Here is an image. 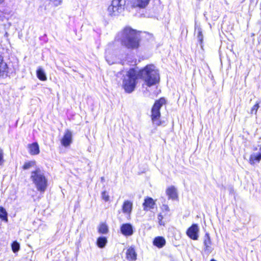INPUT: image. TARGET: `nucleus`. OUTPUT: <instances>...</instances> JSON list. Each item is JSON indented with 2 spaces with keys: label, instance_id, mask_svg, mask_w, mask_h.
<instances>
[{
  "label": "nucleus",
  "instance_id": "obj_35",
  "mask_svg": "<svg viewBox=\"0 0 261 261\" xmlns=\"http://www.w3.org/2000/svg\"><path fill=\"white\" fill-rule=\"evenodd\" d=\"M211 261H216V260H215L214 259H212L211 260Z\"/></svg>",
  "mask_w": 261,
  "mask_h": 261
},
{
  "label": "nucleus",
  "instance_id": "obj_5",
  "mask_svg": "<svg viewBox=\"0 0 261 261\" xmlns=\"http://www.w3.org/2000/svg\"><path fill=\"white\" fill-rule=\"evenodd\" d=\"M125 4V0H113L108 8L109 15L116 16L121 13L124 10Z\"/></svg>",
  "mask_w": 261,
  "mask_h": 261
},
{
  "label": "nucleus",
  "instance_id": "obj_19",
  "mask_svg": "<svg viewBox=\"0 0 261 261\" xmlns=\"http://www.w3.org/2000/svg\"><path fill=\"white\" fill-rule=\"evenodd\" d=\"M107 243V238L105 237H100L97 239V245L100 248L105 247Z\"/></svg>",
  "mask_w": 261,
  "mask_h": 261
},
{
  "label": "nucleus",
  "instance_id": "obj_33",
  "mask_svg": "<svg viewBox=\"0 0 261 261\" xmlns=\"http://www.w3.org/2000/svg\"><path fill=\"white\" fill-rule=\"evenodd\" d=\"M4 1L5 0H0V4L3 3Z\"/></svg>",
  "mask_w": 261,
  "mask_h": 261
},
{
  "label": "nucleus",
  "instance_id": "obj_21",
  "mask_svg": "<svg viewBox=\"0 0 261 261\" xmlns=\"http://www.w3.org/2000/svg\"><path fill=\"white\" fill-rule=\"evenodd\" d=\"M0 218L3 220H7V213L6 210L0 206Z\"/></svg>",
  "mask_w": 261,
  "mask_h": 261
},
{
  "label": "nucleus",
  "instance_id": "obj_30",
  "mask_svg": "<svg viewBox=\"0 0 261 261\" xmlns=\"http://www.w3.org/2000/svg\"><path fill=\"white\" fill-rule=\"evenodd\" d=\"M163 210H164L165 211H166L167 212H169L170 210L169 206L166 204L163 205Z\"/></svg>",
  "mask_w": 261,
  "mask_h": 261
},
{
  "label": "nucleus",
  "instance_id": "obj_6",
  "mask_svg": "<svg viewBox=\"0 0 261 261\" xmlns=\"http://www.w3.org/2000/svg\"><path fill=\"white\" fill-rule=\"evenodd\" d=\"M199 229L197 224H192L187 230V235L193 240H197L199 238Z\"/></svg>",
  "mask_w": 261,
  "mask_h": 261
},
{
  "label": "nucleus",
  "instance_id": "obj_3",
  "mask_svg": "<svg viewBox=\"0 0 261 261\" xmlns=\"http://www.w3.org/2000/svg\"><path fill=\"white\" fill-rule=\"evenodd\" d=\"M31 178L38 191L41 192H44L45 191L47 186V180L40 169L32 171Z\"/></svg>",
  "mask_w": 261,
  "mask_h": 261
},
{
  "label": "nucleus",
  "instance_id": "obj_32",
  "mask_svg": "<svg viewBox=\"0 0 261 261\" xmlns=\"http://www.w3.org/2000/svg\"><path fill=\"white\" fill-rule=\"evenodd\" d=\"M159 223L160 225H164V223L162 221V220H159Z\"/></svg>",
  "mask_w": 261,
  "mask_h": 261
},
{
  "label": "nucleus",
  "instance_id": "obj_15",
  "mask_svg": "<svg viewBox=\"0 0 261 261\" xmlns=\"http://www.w3.org/2000/svg\"><path fill=\"white\" fill-rule=\"evenodd\" d=\"M143 205L144 206V210L145 211H148L154 208L155 202L152 198L148 197L145 199Z\"/></svg>",
  "mask_w": 261,
  "mask_h": 261
},
{
  "label": "nucleus",
  "instance_id": "obj_27",
  "mask_svg": "<svg viewBox=\"0 0 261 261\" xmlns=\"http://www.w3.org/2000/svg\"><path fill=\"white\" fill-rule=\"evenodd\" d=\"M259 108V103H257L255 105L253 106V107L252 108L251 110V114H256L258 109Z\"/></svg>",
  "mask_w": 261,
  "mask_h": 261
},
{
  "label": "nucleus",
  "instance_id": "obj_18",
  "mask_svg": "<svg viewBox=\"0 0 261 261\" xmlns=\"http://www.w3.org/2000/svg\"><path fill=\"white\" fill-rule=\"evenodd\" d=\"M8 69L7 63L4 62L3 57L0 55V76H4Z\"/></svg>",
  "mask_w": 261,
  "mask_h": 261
},
{
  "label": "nucleus",
  "instance_id": "obj_7",
  "mask_svg": "<svg viewBox=\"0 0 261 261\" xmlns=\"http://www.w3.org/2000/svg\"><path fill=\"white\" fill-rule=\"evenodd\" d=\"M150 0H132L130 7L133 9H142L145 8Z\"/></svg>",
  "mask_w": 261,
  "mask_h": 261
},
{
  "label": "nucleus",
  "instance_id": "obj_25",
  "mask_svg": "<svg viewBox=\"0 0 261 261\" xmlns=\"http://www.w3.org/2000/svg\"><path fill=\"white\" fill-rule=\"evenodd\" d=\"M35 162L33 161L26 162L23 166V169L24 170L29 169L31 167L33 166L34 165Z\"/></svg>",
  "mask_w": 261,
  "mask_h": 261
},
{
  "label": "nucleus",
  "instance_id": "obj_4",
  "mask_svg": "<svg viewBox=\"0 0 261 261\" xmlns=\"http://www.w3.org/2000/svg\"><path fill=\"white\" fill-rule=\"evenodd\" d=\"M165 103V99L164 97L160 98L155 101L152 108L151 119L152 122L156 125H160L161 124L160 120L161 117L160 109Z\"/></svg>",
  "mask_w": 261,
  "mask_h": 261
},
{
  "label": "nucleus",
  "instance_id": "obj_31",
  "mask_svg": "<svg viewBox=\"0 0 261 261\" xmlns=\"http://www.w3.org/2000/svg\"><path fill=\"white\" fill-rule=\"evenodd\" d=\"M163 216L161 214H159L158 216V221L159 220H163Z\"/></svg>",
  "mask_w": 261,
  "mask_h": 261
},
{
  "label": "nucleus",
  "instance_id": "obj_26",
  "mask_svg": "<svg viewBox=\"0 0 261 261\" xmlns=\"http://www.w3.org/2000/svg\"><path fill=\"white\" fill-rule=\"evenodd\" d=\"M101 198L105 201H108L110 199L109 195L106 191H103L102 192Z\"/></svg>",
  "mask_w": 261,
  "mask_h": 261
},
{
  "label": "nucleus",
  "instance_id": "obj_24",
  "mask_svg": "<svg viewBox=\"0 0 261 261\" xmlns=\"http://www.w3.org/2000/svg\"><path fill=\"white\" fill-rule=\"evenodd\" d=\"M197 38L200 43L201 44L203 42V35L202 33L201 29L200 28L198 29Z\"/></svg>",
  "mask_w": 261,
  "mask_h": 261
},
{
  "label": "nucleus",
  "instance_id": "obj_29",
  "mask_svg": "<svg viewBox=\"0 0 261 261\" xmlns=\"http://www.w3.org/2000/svg\"><path fill=\"white\" fill-rule=\"evenodd\" d=\"M50 3H53L54 6H58L61 4V0H50Z\"/></svg>",
  "mask_w": 261,
  "mask_h": 261
},
{
  "label": "nucleus",
  "instance_id": "obj_23",
  "mask_svg": "<svg viewBox=\"0 0 261 261\" xmlns=\"http://www.w3.org/2000/svg\"><path fill=\"white\" fill-rule=\"evenodd\" d=\"M12 249L13 252H17L20 248L19 244L17 241H14L11 245Z\"/></svg>",
  "mask_w": 261,
  "mask_h": 261
},
{
  "label": "nucleus",
  "instance_id": "obj_8",
  "mask_svg": "<svg viewBox=\"0 0 261 261\" xmlns=\"http://www.w3.org/2000/svg\"><path fill=\"white\" fill-rule=\"evenodd\" d=\"M120 231L124 236H130L134 233L133 225L130 223L123 224L120 227Z\"/></svg>",
  "mask_w": 261,
  "mask_h": 261
},
{
  "label": "nucleus",
  "instance_id": "obj_17",
  "mask_svg": "<svg viewBox=\"0 0 261 261\" xmlns=\"http://www.w3.org/2000/svg\"><path fill=\"white\" fill-rule=\"evenodd\" d=\"M166 194L168 196L169 198L172 200H175L177 197L176 190L173 186H171L167 189Z\"/></svg>",
  "mask_w": 261,
  "mask_h": 261
},
{
  "label": "nucleus",
  "instance_id": "obj_1",
  "mask_svg": "<svg viewBox=\"0 0 261 261\" xmlns=\"http://www.w3.org/2000/svg\"><path fill=\"white\" fill-rule=\"evenodd\" d=\"M139 78L143 80L148 87L153 86L160 81L159 71L153 65H147L139 71L131 68L127 72L123 81V87L126 92L130 93L134 90Z\"/></svg>",
  "mask_w": 261,
  "mask_h": 261
},
{
  "label": "nucleus",
  "instance_id": "obj_12",
  "mask_svg": "<svg viewBox=\"0 0 261 261\" xmlns=\"http://www.w3.org/2000/svg\"><path fill=\"white\" fill-rule=\"evenodd\" d=\"M133 209V203L130 201L125 200L122 207V212L125 214H130Z\"/></svg>",
  "mask_w": 261,
  "mask_h": 261
},
{
  "label": "nucleus",
  "instance_id": "obj_10",
  "mask_svg": "<svg viewBox=\"0 0 261 261\" xmlns=\"http://www.w3.org/2000/svg\"><path fill=\"white\" fill-rule=\"evenodd\" d=\"M203 244L204 246V251L208 253H210L212 251L211 247L212 241L210 234L206 232L203 238Z\"/></svg>",
  "mask_w": 261,
  "mask_h": 261
},
{
  "label": "nucleus",
  "instance_id": "obj_28",
  "mask_svg": "<svg viewBox=\"0 0 261 261\" xmlns=\"http://www.w3.org/2000/svg\"><path fill=\"white\" fill-rule=\"evenodd\" d=\"M4 163V152L2 149L0 148V166L3 165Z\"/></svg>",
  "mask_w": 261,
  "mask_h": 261
},
{
  "label": "nucleus",
  "instance_id": "obj_20",
  "mask_svg": "<svg viewBox=\"0 0 261 261\" xmlns=\"http://www.w3.org/2000/svg\"><path fill=\"white\" fill-rule=\"evenodd\" d=\"M37 77L41 81L46 80V76L44 71L41 68H39L37 70Z\"/></svg>",
  "mask_w": 261,
  "mask_h": 261
},
{
  "label": "nucleus",
  "instance_id": "obj_34",
  "mask_svg": "<svg viewBox=\"0 0 261 261\" xmlns=\"http://www.w3.org/2000/svg\"><path fill=\"white\" fill-rule=\"evenodd\" d=\"M101 180H104V177H102L101 178Z\"/></svg>",
  "mask_w": 261,
  "mask_h": 261
},
{
  "label": "nucleus",
  "instance_id": "obj_14",
  "mask_svg": "<svg viewBox=\"0 0 261 261\" xmlns=\"http://www.w3.org/2000/svg\"><path fill=\"white\" fill-rule=\"evenodd\" d=\"M153 244L158 248H161L165 245L166 240L163 237H156L153 241Z\"/></svg>",
  "mask_w": 261,
  "mask_h": 261
},
{
  "label": "nucleus",
  "instance_id": "obj_2",
  "mask_svg": "<svg viewBox=\"0 0 261 261\" xmlns=\"http://www.w3.org/2000/svg\"><path fill=\"white\" fill-rule=\"evenodd\" d=\"M118 39L121 44L128 49L138 48L140 45L139 35L136 30L126 27L118 34Z\"/></svg>",
  "mask_w": 261,
  "mask_h": 261
},
{
  "label": "nucleus",
  "instance_id": "obj_16",
  "mask_svg": "<svg viewBox=\"0 0 261 261\" xmlns=\"http://www.w3.org/2000/svg\"><path fill=\"white\" fill-rule=\"evenodd\" d=\"M29 152L31 155H37L39 153V147L37 142L29 144Z\"/></svg>",
  "mask_w": 261,
  "mask_h": 261
},
{
  "label": "nucleus",
  "instance_id": "obj_22",
  "mask_svg": "<svg viewBox=\"0 0 261 261\" xmlns=\"http://www.w3.org/2000/svg\"><path fill=\"white\" fill-rule=\"evenodd\" d=\"M108 231V226L105 224H102L99 228V232L102 234H106Z\"/></svg>",
  "mask_w": 261,
  "mask_h": 261
},
{
  "label": "nucleus",
  "instance_id": "obj_11",
  "mask_svg": "<svg viewBox=\"0 0 261 261\" xmlns=\"http://www.w3.org/2000/svg\"><path fill=\"white\" fill-rule=\"evenodd\" d=\"M126 256L127 259L130 261H135L137 259V253L135 248L130 247L128 248L126 252Z\"/></svg>",
  "mask_w": 261,
  "mask_h": 261
},
{
  "label": "nucleus",
  "instance_id": "obj_9",
  "mask_svg": "<svg viewBox=\"0 0 261 261\" xmlns=\"http://www.w3.org/2000/svg\"><path fill=\"white\" fill-rule=\"evenodd\" d=\"M72 140V134L70 130L67 129L64 135L61 142L64 147H67L71 143Z\"/></svg>",
  "mask_w": 261,
  "mask_h": 261
},
{
  "label": "nucleus",
  "instance_id": "obj_13",
  "mask_svg": "<svg viewBox=\"0 0 261 261\" xmlns=\"http://www.w3.org/2000/svg\"><path fill=\"white\" fill-rule=\"evenodd\" d=\"M261 160V147L259 148V152L256 153L254 152L250 155L249 159V163L251 165H253L255 162L259 163Z\"/></svg>",
  "mask_w": 261,
  "mask_h": 261
}]
</instances>
